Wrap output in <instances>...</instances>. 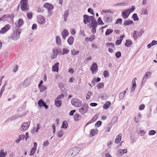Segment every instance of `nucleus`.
I'll use <instances>...</instances> for the list:
<instances>
[{
	"label": "nucleus",
	"instance_id": "nucleus-1",
	"mask_svg": "<svg viewBox=\"0 0 157 157\" xmlns=\"http://www.w3.org/2000/svg\"><path fill=\"white\" fill-rule=\"evenodd\" d=\"M80 148L75 147L69 150L67 154L69 157H73L75 156L80 151Z\"/></svg>",
	"mask_w": 157,
	"mask_h": 157
},
{
	"label": "nucleus",
	"instance_id": "nucleus-2",
	"mask_svg": "<svg viewBox=\"0 0 157 157\" xmlns=\"http://www.w3.org/2000/svg\"><path fill=\"white\" fill-rule=\"evenodd\" d=\"M135 9V7L134 6H133L132 8L129 9L124 10L123 12H122V17L124 19H126L127 18L130 13L133 12Z\"/></svg>",
	"mask_w": 157,
	"mask_h": 157
},
{
	"label": "nucleus",
	"instance_id": "nucleus-3",
	"mask_svg": "<svg viewBox=\"0 0 157 157\" xmlns=\"http://www.w3.org/2000/svg\"><path fill=\"white\" fill-rule=\"evenodd\" d=\"M52 52H53L50 56L51 58L52 59L56 58L58 54L61 55L60 48H54L52 50Z\"/></svg>",
	"mask_w": 157,
	"mask_h": 157
},
{
	"label": "nucleus",
	"instance_id": "nucleus-4",
	"mask_svg": "<svg viewBox=\"0 0 157 157\" xmlns=\"http://www.w3.org/2000/svg\"><path fill=\"white\" fill-rule=\"evenodd\" d=\"M89 106L88 104L84 103L82 106L79 109V112L82 115H84L88 111Z\"/></svg>",
	"mask_w": 157,
	"mask_h": 157
},
{
	"label": "nucleus",
	"instance_id": "nucleus-5",
	"mask_svg": "<svg viewBox=\"0 0 157 157\" xmlns=\"http://www.w3.org/2000/svg\"><path fill=\"white\" fill-rule=\"evenodd\" d=\"M28 0H21L20 2L21 7L22 10L27 11L29 10L27 5Z\"/></svg>",
	"mask_w": 157,
	"mask_h": 157
},
{
	"label": "nucleus",
	"instance_id": "nucleus-6",
	"mask_svg": "<svg viewBox=\"0 0 157 157\" xmlns=\"http://www.w3.org/2000/svg\"><path fill=\"white\" fill-rule=\"evenodd\" d=\"M43 6L47 9L48 12V15L51 16L52 14V12L50 11L54 8L53 5L49 3L46 2L44 4Z\"/></svg>",
	"mask_w": 157,
	"mask_h": 157
},
{
	"label": "nucleus",
	"instance_id": "nucleus-7",
	"mask_svg": "<svg viewBox=\"0 0 157 157\" xmlns=\"http://www.w3.org/2000/svg\"><path fill=\"white\" fill-rule=\"evenodd\" d=\"M71 104L76 107H80L82 105V101L79 99L72 98L71 100Z\"/></svg>",
	"mask_w": 157,
	"mask_h": 157
},
{
	"label": "nucleus",
	"instance_id": "nucleus-8",
	"mask_svg": "<svg viewBox=\"0 0 157 157\" xmlns=\"http://www.w3.org/2000/svg\"><path fill=\"white\" fill-rule=\"evenodd\" d=\"M21 29L19 28L17 29L13 32L12 36V38L13 39H17L19 38L21 32Z\"/></svg>",
	"mask_w": 157,
	"mask_h": 157
},
{
	"label": "nucleus",
	"instance_id": "nucleus-9",
	"mask_svg": "<svg viewBox=\"0 0 157 157\" xmlns=\"http://www.w3.org/2000/svg\"><path fill=\"white\" fill-rule=\"evenodd\" d=\"M83 22L84 24H86L88 23H89L90 21L94 19V17L92 16H90L87 15H83Z\"/></svg>",
	"mask_w": 157,
	"mask_h": 157
},
{
	"label": "nucleus",
	"instance_id": "nucleus-10",
	"mask_svg": "<svg viewBox=\"0 0 157 157\" xmlns=\"http://www.w3.org/2000/svg\"><path fill=\"white\" fill-rule=\"evenodd\" d=\"M11 28V25L9 24H7L5 26L1 29L0 30V34H3L6 33Z\"/></svg>",
	"mask_w": 157,
	"mask_h": 157
},
{
	"label": "nucleus",
	"instance_id": "nucleus-11",
	"mask_svg": "<svg viewBox=\"0 0 157 157\" xmlns=\"http://www.w3.org/2000/svg\"><path fill=\"white\" fill-rule=\"evenodd\" d=\"M90 69L93 74L96 73L98 71V66L97 63H93L90 67Z\"/></svg>",
	"mask_w": 157,
	"mask_h": 157
},
{
	"label": "nucleus",
	"instance_id": "nucleus-12",
	"mask_svg": "<svg viewBox=\"0 0 157 157\" xmlns=\"http://www.w3.org/2000/svg\"><path fill=\"white\" fill-rule=\"evenodd\" d=\"M30 124V122H29L23 123L20 128L21 130L25 131L26 130L29 128Z\"/></svg>",
	"mask_w": 157,
	"mask_h": 157
},
{
	"label": "nucleus",
	"instance_id": "nucleus-13",
	"mask_svg": "<svg viewBox=\"0 0 157 157\" xmlns=\"http://www.w3.org/2000/svg\"><path fill=\"white\" fill-rule=\"evenodd\" d=\"M25 115H15L14 116H12L10 118H8L7 119V121H12L16 120L17 119L18 117L21 118L23 117Z\"/></svg>",
	"mask_w": 157,
	"mask_h": 157
},
{
	"label": "nucleus",
	"instance_id": "nucleus-14",
	"mask_svg": "<svg viewBox=\"0 0 157 157\" xmlns=\"http://www.w3.org/2000/svg\"><path fill=\"white\" fill-rule=\"evenodd\" d=\"M117 121V118L116 116L114 117L112 119L111 123L109 124V127H112Z\"/></svg>",
	"mask_w": 157,
	"mask_h": 157
},
{
	"label": "nucleus",
	"instance_id": "nucleus-15",
	"mask_svg": "<svg viewBox=\"0 0 157 157\" xmlns=\"http://www.w3.org/2000/svg\"><path fill=\"white\" fill-rule=\"evenodd\" d=\"M37 21L39 23L42 24L45 23V20L42 16H39L38 17Z\"/></svg>",
	"mask_w": 157,
	"mask_h": 157
},
{
	"label": "nucleus",
	"instance_id": "nucleus-16",
	"mask_svg": "<svg viewBox=\"0 0 157 157\" xmlns=\"http://www.w3.org/2000/svg\"><path fill=\"white\" fill-rule=\"evenodd\" d=\"M59 63L58 62L55 63L54 66L52 67V71L55 72H58L59 70Z\"/></svg>",
	"mask_w": 157,
	"mask_h": 157
},
{
	"label": "nucleus",
	"instance_id": "nucleus-17",
	"mask_svg": "<svg viewBox=\"0 0 157 157\" xmlns=\"http://www.w3.org/2000/svg\"><path fill=\"white\" fill-rule=\"evenodd\" d=\"M60 50H61V52L60 54L61 55H64L68 53L69 52V50L67 49V48H64L62 49H62L60 48Z\"/></svg>",
	"mask_w": 157,
	"mask_h": 157
},
{
	"label": "nucleus",
	"instance_id": "nucleus-18",
	"mask_svg": "<svg viewBox=\"0 0 157 157\" xmlns=\"http://www.w3.org/2000/svg\"><path fill=\"white\" fill-rule=\"evenodd\" d=\"M81 118V116L77 113L75 114L74 117V120L75 121H78Z\"/></svg>",
	"mask_w": 157,
	"mask_h": 157
},
{
	"label": "nucleus",
	"instance_id": "nucleus-19",
	"mask_svg": "<svg viewBox=\"0 0 157 157\" xmlns=\"http://www.w3.org/2000/svg\"><path fill=\"white\" fill-rule=\"evenodd\" d=\"M31 83V80L30 78H28L25 79L23 83V85L25 86L29 85Z\"/></svg>",
	"mask_w": 157,
	"mask_h": 157
},
{
	"label": "nucleus",
	"instance_id": "nucleus-20",
	"mask_svg": "<svg viewBox=\"0 0 157 157\" xmlns=\"http://www.w3.org/2000/svg\"><path fill=\"white\" fill-rule=\"evenodd\" d=\"M122 135L120 134L117 136L116 139L115 140V142L116 143L118 144L121 141V139Z\"/></svg>",
	"mask_w": 157,
	"mask_h": 157
},
{
	"label": "nucleus",
	"instance_id": "nucleus-21",
	"mask_svg": "<svg viewBox=\"0 0 157 157\" xmlns=\"http://www.w3.org/2000/svg\"><path fill=\"white\" fill-rule=\"evenodd\" d=\"M98 131L97 129H93L90 130V134L92 136H94L98 133Z\"/></svg>",
	"mask_w": 157,
	"mask_h": 157
},
{
	"label": "nucleus",
	"instance_id": "nucleus-22",
	"mask_svg": "<svg viewBox=\"0 0 157 157\" xmlns=\"http://www.w3.org/2000/svg\"><path fill=\"white\" fill-rule=\"evenodd\" d=\"M132 44V42L131 40H126L125 45L128 47H130Z\"/></svg>",
	"mask_w": 157,
	"mask_h": 157
},
{
	"label": "nucleus",
	"instance_id": "nucleus-23",
	"mask_svg": "<svg viewBox=\"0 0 157 157\" xmlns=\"http://www.w3.org/2000/svg\"><path fill=\"white\" fill-rule=\"evenodd\" d=\"M55 101V104L56 106L58 107H59L61 106L62 103V101L61 100L56 99Z\"/></svg>",
	"mask_w": 157,
	"mask_h": 157
},
{
	"label": "nucleus",
	"instance_id": "nucleus-24",
	"mask_svg": "<svg viewBox=\"0 0 157 157\" xmlns=\"http://www.w3.org/2000/svg\"><path fill=\"white\" fill-rule=\"evenodd\" d=\"M147 79V72L145 73V75L143 77L142 83H141V86H142L143 85H144V84L146 82Z\"/></svg>",
	"mask_w": 157,
	"mask_h": 157
},
{
	"label": "nucleus",
	"instance_id": "nucleus-25",
	"mask_svg": "<svg viewBox=\"0 0 157 157\" xmlns=\"http://www.w3.org/2000/svg\"><path fill=\"white\" fill-rule=\"evenodd\" d=\"M142 34V32L140 33H139L136 31H135L133 34V36L135 39H137L138 38V36H140Z\"/></svg>",
	"mask_w": 157,
	"mask_h": 157
},
{
	"label": "nucleus",
	"instance_id": "nucleus-26",
	"mask_svg": "<svg viewBox=\"0 0 157 157\" xmlns=\"http://www.w3.org/2000/svg\"><path fill=\"white\" fill-rule=\"evenodd\" d=\"M69 34L68 32L66 29L64 30L62 33V35L63 39H65V37L68 36Z\"/></svg>",
	"mask_w": 157,
	"mask_h": 157
},
{
	"label": "nucleus",
	"instance_id": "nucleus-27",
	"mask_svg": "<svg viewBox=\"0 0 157 157\" xmlns=\"http://www.w3.org/2000/svg\"><path fill=\"white\" fill-rule=\"evenodd\" d=\"M111 105V102L110 101H107L103 105V108L105 109H108Z\"/></svg>",
	"mask_w": 157,
	"mask_h": 157
},
{
	"label": "nucleus",
	"instance_id": "nucleus-28",
	"mask_svg": "<svg viewBox=\"0 0 157 157\" xmlns=\"http://www.w3.org/2000/svg\"><path fill=\"white\" fill-rule=\"evenodd\" d=\"M24 21L22 18H20L18 20L17 26L20 27L21 26L24 24Z\"/></svg>",
	"mask_w": 157,
	"mask_h": 157
},
{
	"label": "nucleus",
	"instance_id": "nucleus-29",
	"mask_svg": "<svg viewBox=\"0 0 157 157\" xmlns=\"http://www.w3.org/2000/svg\"><path fill=\"white\" fill-rule=\"evenodd\" d=\"M68 125V124L66 121H64L63 122L61 126V128L66 129L67 128Z\"/></svg>",
	"mask_w": 157,
	"mask_h": 157
},
{
	"label": "nucleus",
	"instance_id": "nucleus-30",
	"mask_svg": "<svg viewBox=\"0 0 157 157\" xmlns=\"http://www.w3.org/2000/svg\"><path fill=\"white\" fill-rule=\"evenodd\" d=\"M133 23V21L132 20H126L124 24V26H126Z\"/></svg>",
	"mask_w": 157,
	"mask_h": 157
},
{
	"label": "nucleus",
	"instance_id": "nucleus-31",
	"mask_svg": "<svg viewBox=\"0 0 157 157\" xmlns=\"http://www.w3.org/2000/svg\"><path fill=\"white\" fill-rule=\"evenodd\" d=\"M69 10H67L64 13V20L66 21L67 20V17L69 15Z\"/></svg>",
	"mask_w": 157,
	"mask_h": 157
},
{
	"label": "nucleus",
	"instance_id": "nucleus-32",
	"mask_svg": "<svg viewBox=\"0 0 157 157\" xmlns=\"http://www.w3.org/2000/svg\"><path fill=\"white\" fill-rule=\"evenodd\" d=\"M104 86V83L103 82H100L98 83L96 87L98 89L102 88Z\"/></svg>",
	"mask_w": 157,
	"mask_h": 157
},
{
	"label": "nucleus",
	"instance_id": "nucleus-33",
	"mask_svg": "<svg viewBox=\"0 0 157 157\" xmlns=\"http://www.w3.org/2000/svg\"><path fill=\"white\" fill-rule=\"evenodd\" d=\"M91 23L92 25L93 28H96L97 25V23L96 21L94 19V18L91 21Z\"/></svg>",
	"mask_w": 157,
	"mask_h": 157
},
{
	"label": "nucleus",
	"instance_id": "nucleus-34",
	"mask_svg": "<svg viewBox=\"0 0 157 157\" xmlns=\"http://www.w3.org/2000/svg\"><path fill=\"white\" fill-rule=\"evenodd\" d=\"M156 44H157V41L153 40L151 43L148 44V48H150L151 46Z\"/></svg>",
	"mask_w": 157,
	"mask_h": 157
},
{
	"label": "nucleus",
	"instance_id": "nucleus-35",
	"mask_svg": "<svg viewBox=\"0 0 157 157\" xmlns=\"http://www.w3.org/2000/svg\"><path fill=\"white\" fill-rule=\"evenodd\" d=\"M44 101L42 100V99L39 100L38 102V105L40 107H41L42 106L43 104L44 103Z\"/></svg>",
	"mask_w": 157,
	"mask_h": 157
},
{
	"label": "nucleus",
	"instance_id": "nucleus-36",
	"mask_svg": "<svg viewBox=\"0 0 157 157\" xmlns=\"http://www.w3.org/2000/svg\"><path fill=\"white\" fill-rule=\"evenodd\" d=\"M103 75L105 78H108L109 75L108 71L106 70L104 71Z\"/></svg>",
	"mask_w": 157,
	"mask_h": 157
},
{
	"label": "nucleus",
	"instance_id": "nucleus-37",
	"mask_svg": "<svg viewBox=\"0 0 157 157\" xmlns=\"http://www.w3.org/2000/svg\"><path fill=\"white\" fill-rule=\"evenodd\" d=\"M7 154L4 152V150L2 149L0 152V157H5L6 156Z\"/></svg>",
	"mask_w": 157,
	"mask_h": 157
},
{
	"label": "nucleus",
	"instance_id": "nucleus-38",
	"mask_svg": "<svg viewBox=\"0 0 157 157\" xmlns=\"http://www.w3.org/2000/svg\"><path fill=\"white\" fill-rule=\"evenodd\" d=\"M113 31V30L112 29H108L105 32V35H108L111 34Z\"/></svg>",
	"mask_w": 157,
	"mask_h": 157
},
{
	"label": "nucleus",
	"instance_id": "nucleus-39",
	"mask_svg": "<svg viewBox=\"0 0 157 157\" xmlns=\"http://www.w3.org/2000/svg\"><path fill=\"white\" fill-rule=\"evenodd\" d=\"M63 131L62 130H60L57 134L58 136L60 137H61L63 136Z\"/></svg>",
	"mask_w": 157,
	"mask_h": 157
},
{
	"label": "nucleus",
	"instance_id": "nucleus-40",
	"mask_svg": "<svg viewBox=\"0 0 157 157\" xmlns=\"http://www.w3.org/2000/svg\"><path fill=\"white\" fill-rule=\"evenodd\" d=\"M71 54L73 55H75L79 52V51H76L75 49L71 51Z\"/></svg>",
	"mask_w": 157,
	"mask_h": 157
},
{
	"label": "nucleus",
	"instance_id": "nucleus-41",
	"mask_svg": "<svg viewBox=\"0 0 157 157\" xmlns=\"http://www.w3.org/2000/svg\"><path fill=\"white\" fill-rule=\"evenodd\" d=\"M58 86L62 90H64L65 89L64 85L62 83H59L58 84Z\"/></svg>",
	"mask_w": 157,
	"mask_h": 157
},
{
	"label": "nucleus",
	"instance_id": "nucleus-42",
	"mask_svg": "<svg viewBox=\"0 0 157 157\" xmlns=\"http://www.w3.org/2000/svg\"><path fill=\"white\" fill-rule=\"evenodd\" d=\"M134 21H137L139 20L137 15L136 13H134L132 16Z\"/></svg>",
	"mask_w": 157,
	"mask_h": 157
},
{
	"label": "nucleus",
	"instance_id": "nucleus-43",
	"mask_svg": "<svg viewBox=\"0 0 157 157\" xmlns=\"http://www.w3.org/2000/svg\"><path fill=\"white\" fill-rule=\"evenodd\" d=\"M106 45L107 47H110L111 46V47L114 48L115 45L114 44H113L112 43H108L106 44Z\"/></svg>",
	"mask_w": 157,
	"mask_h": 157
},
{
	"label": "nucleus",
	"instance_id": "nucleus-44",
	"mask_svg": "<svg viewBox=\"0 0 157 157\" xmlns=\"http://www.w3.org/2000/svg\"><path fill=\"white\" fill-rule=\"evenodd\" d=\"M39 87L41 91H44L46 90V88L44 86L41 85L40 86V87Z\"/></svg>",
	"mask_w": 157,
	"mask_h": 157
},
{
	"label": "nucleus",
	"instance_id": "nucleus-45",
	"mask_svg": "<svg viewBox=\"0 0 157 157\" xmlns=\"http://www.w3.org/2000/svg\"><path fill=\"white\" fill-rule=\"evenodd\" d=\"M92 93L90 91H89L87 93L86 96V99H89L90 98V96L92 95Z\"/></svg>",
	"mask_w": 157,
	"mask_h": 157
},
{
	"label": "nucleus",
	"instance_id": "nucleus-46",
	"mask_svg": "<svg viewBox=\"0 0 157 157\" xmlns=\"http://www.w3.org/2000/svg\"><path fill=\"white\" fill-rule=\"evenodd\" d=\"M102 123V122L101 121H98L95 124V126L98 127L101 125Z\"/></svg>",
	"mask_w": 157,
	"mask_h": 157
},
{
	"label": "nucleus",
	"instance_id": "nucleus-47",
	"mask_svg": "<svg viewBox=\"0 0 157 157\" xmlns=\"http://www.w3.org/2000/svg\"><path fill=\"white\" fill-rule=\"evenodd\" d=\"M115 56L117 58H120L121 56V53L120 52H117L115 54Z\"/></svg>",
	"mask_w": 157,
	"mask_h": 157
},
{
	"label": "nucleus",
	"instance_id": "nucleus-48",
	"mask_svg": "<svg viewBox=\"0 0 157 157\" xmlns=\"http://www.w3.org/2000/svg\"><path fill=\"white\" fill-rule=\"evenodd\" d=\"M156 133V132L154 130H151L149 131L148 132L149 135H155Z\"/></svg>",
	"mask_w": 157,
	"mask_h": 157
},
{
	"label": "nucleus",
	"instance_id": "nucleus-49",
	"mask_svg": "<svg viewBox=\"0 0 157 157\" xmlns=\"http://www.w3.org/2000/svg\"><path fill=\"white\" fill-rule=\"evenodd\" d=\"M124 94L123 92L121 93L119 95V98L120 100L122 99L124 95Z\"/></svg>",
	"mask_w": 157,
	"mask_h": 157
},
{
	"label": "nucleus",
	"instance_id": "nucleus-50",
	"mask_svg": "<svg viewBox=\"0 0 157 157\" xmlns=\"http://www.w3.org/2000/svg\"><path fill=\"white\" fill-rule=\"evenodd\" d=\"M32 14L31 12H28L27 13V17L29 19H31L32 17Z\"/></svg>",
	"mask_w": 157,
	"mask_h": 157
},
{
	"label": "nucleus",
	"instance_id": "nucleus-51",
	"mask_svg": "<svg viewBox=\"0 0 157 157\" xmlns=\"http://www.w3.org/2000/svg\"><path fill=\"white\" fill-rule=\"evenodd\" d=\"M33 148H32L31 149V151H30V155H33L35 153V152L36 150V149L35 148H34V149H33Z\"/></svg>",
	"mask_w": 157,
	"mask_h": 157
},
{
	"label": "nucleus",
	"instance_id": "nucleus-52",
	"mask_svg": "<svg viewBox=\"0 0 157 157\" xmlns=\"http://www.w3.org/2000/svg\"><path fill=\"white\" fill-rule=\"evenodd\" d=\"M98 22L99 25H102L104 24V23L103 22L102 20H101L100 17H99L98 18Z\"/></svg>",
	"mask_w": 157,
	"mask_h": 157
},
{
	"label": "nucleus",
	"instance_id": "nucleus-53",
	"mask_svg": "<svg viewBox=\"0 0 157 157\" xmlns=\"http://www.w3.org/2000/svg\"><path fill=\"white\" fill-rule=\"evenodd\" d=\"M21 140H23L25 138V136L24 134H21L19 136Z\"/></svg>",
	"mask_w": 157,
	"mask_h": 157
},
{
	"label": "nucleus",
	"instance_id": "nucleus-54",
	"mask_svg": "<svg viewBox=\"0 0 157 157\" xmlns=\"http://www.w3.org/2000/svg\"><path fill=\"white\" fill-rule=\"evenodd\" d=\"M70 33L71 35H74L76 33L75 29L74 28H72L70 30Z\"/></svg>",
	"mask_w": 157,
	"mask_h": 157
},
{
	"label": "nucleus",
	"instance_id": "nucleus-55",
	"mask_svg": "<svg viewBox=\"0 0 157 157\" xmlns=\"http://www.w3.org/2000/svg\"><path fill=\"white\" fill-rule=\"evenodd\" d=\"M122 40H117L115 42V44L116 45H120L122 42Z\"/></svg>",
	"mask_w": 157,
	"mask_h": 157
},
{
	"label": "nucleus",
	"instance_id": "nucleus-56",
	"mask_svg": "<svg viewBox=\"0 0 157 157\" xmlns=\"http://www.w3.org/2000/svg\"><path fill=\"white\" fill-rule=\"evenodd\" d=\"M145 107V106L144 104H142L140 105L139 107V109L140 110H143L144 108Z\"/></svg>",
	"mask_w": 157,
	"mask_h": 157
},
{
	"label": "nucleus",
	"instance_id": "nucleus-57",
	"mask_svg": "<svg viewBox=\"0 0 157 157\" xmlns=\"http://www.w3.org/2000/svg\"><path fill=\"white\" fill-rule=\"evenodd\" d=\"M64 97L63 94H61L60 95H59L56 98V100H59L61 99L62 98H63Z\"/></svg>",
	"mask_w": 157,
	"mask_h": 157
},
{
	"label": "nucleus",
	"instance_id": "nucleus-58",
	"mask_svg": "<svg viewBox=\"0 0 157 157\" xmlns=\"http://www.w3.org/2000/svg\"><path fill=\"white\" fill-rule=\"evenodd\" d=\"M49 144V142L48 140H47L43 143V145L44 147H45L48 146Z\"/></svg>",
	"mask_w": 157,
	"mask_h": 157
},
{
	"label": "nucleus",
	"instance_id": "nucleus-59",
	"mask_svg": "<svg viewBox=\"0 0 157 157\" xmlns=\"http://www.w3.org/2000/svg\"><path fill=\"white\" fill-rule=\"evenodd\" d=\"M138 133L139 134H140L141 136H143L145 133V132L144 130H140L138 131Z\"/></svg>",
	"mask_w": 157,
	"mask_h": 157
},
{
	"label": "nucleus",
	"instance_id": "nucleus-60",
	"mask_svg": "<svg viewBox=\"0 0 157 157\" xmlns=\"http://www.w3.org/2000/svg\"><path fill=\"white\" fill-rule=\"evenodd\" d=\"M4 86H3L2 87V88H1V90L0 93V98H1V97L2 95L3 92L5 90V88L4 87Z\"/></svg>",
	"mask_w": 157,
	"mask_h": 157
},
{
	"label": "nucleus",
	"instance_id": "nucleus-61",
	"mask_svg": "<svg viewBox=\"0 0 157 157\" xmlns=\"http://www.w3.org/2000/svg\"><path fill=\"white\" fill-rule=\"evenodd\" d=\"M76 111V110L75 109H73V110L70 111L69 113V115L71 116H72L74 115V113H75Z\"/></svg>",
	"mask_w": 157,
	"mask_h": 157
},
{
	"label": "nucleus",
	"instance_id": "nucleus-62",
	"mask_svg": "<svg viewBox=\"0 0 157 157\" xmlns=\"http://www.w3.org/2000/svg\"><path fill=\"white\" fill-rule=\"evenodd\" d=\"M91 47L92 48L95 49L98 48L96 44H95L94 43L92 44Z\"/></svg>",
	"mask_w": 157,
	"mask_h": 157
},
{
	"label": "nucleus",
	"instance_id": "nucleus-63",
	"mask_svg": "<svg viewBox=\"0 0 157 157\" xmlns=\"http://www.w3.org/2000/svg\"><path fill=\"white\" fill-rule=\"evenodd\" d=\"M74 40H67V42L70 45H72L73 43Z\"/></svg>",
	"mask_w": 157,
	"mask_h": 157
},
{
	"label": "nucleus",
	"instance_id": "nucleus-64",
	"mask_svg": "<svg viewBox=\"0 0 157 157\" xmlns=\"http://www.w3.org/2000/svg\"><path fill=\"white\" fill-rule=\"evenodd\" d=\"M88 11L92 14H94V11L93 9L90 8H89L88 10Z\"/></svg>",
	"mask_w": 157,
	"mask_h": 157
}]
</instances>
